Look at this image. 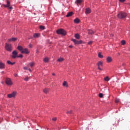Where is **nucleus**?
I'll return each mask as SVG.
<instances>
[{"label": "nucleus", "mask_w": 130, "mask_h": 130, "mask_svg": "<svg viewBox=\"0 0 130 130\" xmlns=\"http://www.w3.org/2000/svg\"><path fill=\"white\" fill-rule=\"evenodd\" d=\"M62 85L63 87H67V88L69 87V85H68L67 81H64Z\"/></svg>", "instance_id": "21"}, {"label": "nucleus", "mask_w": 130, "mask_h": 130, "mask_svg": "<svg viewBox=\"0 0 130 130\" xmlns=\"http://www.w3.org/2000/svg\"><path fill=\"white\" fill-rule=\"evenodd\" d=\"M6 83L8 86H12V85H13V82L10 78H6Z\"/></svg>", "instance_id": "6"}, {"label": "nucleus", "mask_w": 130, "mask_h": 130, "mask_svg": "<svg viewBox=\"0 0 130 130\" xmlns=\"http://www.w3.org/2000/svg\"><path fill=\"white\" fill-rule=\"evenodd\" d=\"M17 49H18V50H19V51H21V52H22V51H23V47H22V46H18L17 47Z\"/></svg>", "instance_id": "19"}, {"label": "nucleus", "mask_w": 130, "mask_h": 130, "mask_svg": "<svg viewBox=\"0 0 130 130\" xmlns=\"http://www.w3.org/2000/svg\"><path fill=\"white\" fill-rule=\"evenodd\" d=\"M104 80L105 81L108 82V81H109V80L110 79H109V77H108V76H107L104 78Z\"/></svg>", "instance_id": "28"}, {"label": "nucleus", "mask_w": 130, "mask_h": 130, "mask_svg": "<svg viewBox=\"0 0 130 130\" xmlns=\"http://www.w3.org/2000/svg\"><path fill=\"white\" fill-rule=\"evenodd\" d=\"M98 56L100 58H103V55L101 54V53H99Z\"/></svg>", "instance_id": "29"}, {"label": "nucleus", "mask_w": 130, "mask_h": 130, "mask_svg": "<svg viewBox=\"0 0 130 130\" xmlns=\"http://www.w3.org/2000/svg\"><path fill=\"white\" fill-rule=\"evenodd\" d=\"M96 64L98 66V70H100V71H102V69L100 67H103V63H102V61H99Z\"/></svg>", "instance_id": "9"}, {"label": "nucleus", "mask_w": 130, "mask_h": 130, "mask_svg": "<svg viewBox=\"0 0 130 130\" xmlns=\"http://www.w3.org/2000/svg\"><path fill=\"white\" fill-rule=\"evenodd\" d=\"M23 69H24V70H26V71H28V70L29 69V68H28V67H25L23 68Z\"/></svg>", "instance_id": "38"}, {"label": "nucleus", "mask_w": 130, "mask_h": 130, "mask_svg": "<svg viewBox=\"0 0 130 130\" xmlns=\"http://www.w3.org/2000/svg\"><path fill=\"white\" fill-rule=\"evenodd\" d=\"M118 18L119 19H124V18H125L126 17V13L124 12H120L118 15H117Z\"/></svg>", "instance_id": "2"}, {"label": "nucleus", "mask_w": 130, "mask_h": 130, "mask_svg": "<svg viewBox=\"0 0 130 130\" xmlns=\"http://www.w3.org/2000/svg\"><path fill=\"white\" fill-rule=\"evenodd\" d=\"M7 63H8V64H11V66H13V65L15 64V63H16V62H11V61L8 60Z\"/></svg>", "instance_id": "23"}, {"label": "nucleus", "mask_w": 130, "mask_h": 130, "mask_svg": "<svg viewBox=\"0 0 130 130\" xmlns=\"http://www.w3.org/2000/svg\"><path fill=\"white\" fill-rule=\"evenodd\" d=\"M75 38H76V39H80V35H79L78 34H76L75 35Z\"/></svg>", "instance_id": "25"}, {"label": "nucleus", "mask_w": 130, "mask_h": 130, "mask_svg": "<svg viewBox=\"0 0 130 130\" xmlns=\"http://www.w3.org/2000/svg\"><path fill=\"white\" fill-rule=\"evenodd\" d=\"M5 48L6 50H7V51H9L10 52H11L12 50V45L6 43Z\"/></svg>", "instance_id": "4"}, {"label": "nucleus", "mask_w": 130, "mask_h": 130, "mask_svg": "<svg viewBox=\"0 0 130 130\" xmlns=\"http://www.w3.org/2000/svg\"><path fill=\"white\" fill-rule=\"evenodd\" d=\"M73 46L72 45L69 46L70 48H73Z\"/></svg>", "instance_id": "42"}, {"label": "nucleus", "mask_w": 130, "mask_h": 130, "mask_svg": "<svg viewBox=\"0 0 130 130\" xmlns=\"http://www.w3.org/2000/svg\"><path fill=\"white\" fill-rule=\"evenodd\" d=\"M107 62H111L112 61V58L110 56H108L107 57Z\"/></svg>", "instance_id": "12"}, {"label": "nucleus", "mask_w": 130, "mask_h": 130, "mask_svg": "<svg viewBox=\"0 0 130 130\" xmlns=\"http://www.w3.org/2000/svg\"><path fill=\"white\" fill-rule=\"evenodd\" d=\"M99 97H100V98H103V93H100L99 94Z\"/></svg>", "instance_id": "34"}, {"label": "nucleus", "mask_w": 130, "mask_h": 130, "mask_svg": "<svg viewBox=\"0 0 130 130\" xmlns=\"http://www.w3.org/2000/svg\"><path fill=\"white\" fill-rule=\"evenodd\" d=\"M21 53H25V54H28V53H30V51H29V50L28 49V48H24L21 51Z\"/></svg>", "instance_id": "10"}, {"label": "nucleus", "mask_w": 130, "mask_h": 130, "mask_svg": "<svg viewBox=\"0 0 130 130\" xmlns=\"http://www.w3.org/2000/svg\"><path fill=\"white\" fill-rule=\"evenodd\" d=\"M67 114H69V113L72 114V113H73V111L72 110L67 111Z\"/></svg>", "instance_id": "33"}, {"label": "nucleus", "mask_w": 130, "mask_h": 130, "mask_svg": "<svg viewBox=\"0 0 130 130\" xmlns=\"http://www.w3.org/2000/svg\"><path fill=\"white\" fill-rule=\"evenodd\" d=\"M12 58H16V57H18V52L17 51L15 50L12 52Z\"/></svg>", "instance_id": "8"}, {"label": "nucleus", "mask_w": 130, "mask_h": 130, "mask_svg": "<svg viewBox=\"0 0 130 130\" xmlns=\"http://www.w3.org/2000/svg\"><path fill=\"white\" fill-rule=\"evenodd\" d=\"M92 43H93V42L92 41H90L88 42V45L92 44Z\"/></svg>", "instance_id": "37"}, {"label": "nucleus", "mask_w": 130, "mask_h": 130, "mask_svg": "<svg viewBox=\"0 0 130 130\" xmlns=\"http://www.w3.org/2000/svg\"><path fill=\"white\" fill-rule=\"evenodd\" d=\"M5 65L4 63L0 61V69H5Z\"/></svg>", "instance_id": "15"}, {"label": "nucleus", "mask_w": 130, "mask_h": 130, "mask_svg": "<svg viewBox=\"0 0 130 130\" xmlns=\"http://www.w3.org/2000/svg\"><path fill=\"white\" fill-rule=\"evenodd\" d=\"M72 40L75 44L79 45V44H82V43H83V41L82 40L78 41L75 39H73Z\"/></svg>", "instance_id": "7"}, {"label": "nucleus", "mask_w": 130, "mask_h": 130, "mask_svg": "<svg viewBox=\"0 0 130 130\" xmlns=\"http://www.w3.org/2000/svg\"><path fill=\"white\" fill-rule=\"evenodd\" d=\"M64 60V59L63 58H59L57 60V61L58 62H62V61H63Z\"/></svg>", "instance_id": "20"}, {"label": "nucleus", "mask_w": 130, "mask_h": 130, "mask_svg": "<svg viewBox=\"0 0 130 130\" xmlns=\"http://www.w3.org/2000/svg\"><path fill=\"white\" fill-rule=\"evenodd\" d=\"M29 64L31 68H33V67H34V64H35V63L34 62H32L29 63Z\"/></svg>", "instance_id": "27"}, {"label": "nucleus", "mask_w": 130, "mask_h": 130, "mask_svg": "<svg viewBox=\"0 0 130 130\" xmlns=\"http://www.w3.org/2000/svg\"><path fill=\"white\" fill-rule=\"evenodd\" d=\"M56 119H57L56 117H54L52 119V120H53V121H56Z\"/></svg>", "instance_id": "36"}, {"label": "nucleus", "mask_w": 130, "mask_h": 130, "mask_svg": "<svg viewBox=\"0 0 130 130\" xmlns=\"http://www.w3.org/2000/svg\"><path fill=\"white\" fill-rule=\"evenodd\" d=\"M120 3H124L125 2V0H119Z\"/></svg>", "instance_id": "39"}, {"label": "nucleus", "mask_w": 130, "mask_h": 130, "mask_svg": "<svg viewBox=\"0 0 130 130\" xmlns=\"http://www.w3.org/2000/svg\"><path fill=\"white\" fill-rule=\"evenodd\" d=\"M52 76H55V74H54V73H52Z\"/></svg>", "instance_id": "44"}, {"label": "nucleus", "mask_w": 130, "mask_h": 130, "mask_svg": "<svg viewBox=\"0 0 130 130\" xmlns=\"http://www.w3.org/2000/svg\"><path fill=\"white\" fill-rule=\"evenodd\" d=\"M16 95H17V92L16 91H13L12 93L10 94H8L7 95V97L8 98H15Z\"/></svg>", "instance_id": "5"}, {"label": "nucleus", "mask_w": 130, "mask_h": 130, "mask_svg": "<svg viewBox=\"0 0 130 130\" xmlns=\"http://www.w3.org/2000/svg\"><path fill=\"white\" fill-rule=\"evenodd\" d=\"M29 47H32V45H29Z\"/></svg>", "instance_id": "45"}, {"label": "nucleus", "mask_w": 130, "mask_h": 130, "mask_svg": "<svg viewBox=\"0 0 130 130\" xmlns=\"http://www.w3.org/2000/svg\"><path fill=\"white\" fill-rule=\"evenodd\" d=\"M121 43L122 45H124V44H125V41H124V40H122V41H121Z\"/></svg>", "instance_id": "32"}, {"label": "nucleus", "mask_w": 130, "mask_h": 130, "mask_svg": "<svg viewBox=\"0 0 130 130\" xmlns=\"http://www.w3.org/2000/svg\"><path fill=\"white\" fill-rule=\"evenodd\" d=\"M49 61V59H48V58L47 57H45L44 59V61L45 62H48V61Z\"/></svg>", "instance_id": "26"}, {"label": "nucleus", "mask_w": 130, "mask_h": 130, "mask_svg": "<svg viewBox=\"0 0 130 130\" xmlns=\"http://www.w3.org/2000/svg\"><path fill=\"white\" fill-rule=\"evenodd\" d=\"M14 77H18V74H14Z\"/></svg>", "instance_id": "41"}, {"label": "nucleus", "mask_w": 130, "mask_h": 130, "mask_svg": "<svg viewBox=\"0 0 130 130\" xmlns=\"http://www.w3.org/2000/svg\"><path fill=\"white\" fill-rule=\"evenodd\" d=\"M27 71H29L30 72H31V69H29V68H28V69Z\"/></svg>", "instance_id": "43"}, {"label": "nucleus", "mask_w": 130, "mask_h": 130, "mask_svg": "<svg viewBox=\"0 0 130 130\" xmlns=\"http://www.w3.org/2000/svg\"><path fill=\"white\" fill-rule=\"evenodd\" d=\"M40 29L41 30H44L45 29V27H44V26L41 25L40 26Z\"/></svg>", "instance_id": "30"}, {"label": "nucleus", "mask_w": 130, "mask_h": 130, "mask_svg": "<svg viewBox=\"0 0 130 130\" xmlns=\"http://www.w3.org/2000/svg\"><path fill=\"white\" fill-rule=\"evenodd\" d=\"M74 22L75 23V24H79V23H80V19L77 18L74 19Z\"/></svg>", "instance_id": "13"}, {"label": "nucleus", "mask_w": 130, "mask_h": 130, "mask_svg": "<svg viewBox=\"0 0 130 130\" xmlns=\"http://www.w3.org/2000/svg\"><path fill=\"white\" fill-rule=\"evenodd\" d=\"M95 32L92 31L91 29H88V34H90V35H93Z\"/></svg>", "instance_id": "16"}, {"label": "nucleus", "mask_w": 130, "mask_h": 130, "mask_svg": "<svg viewBox=\"0 0 130 130\" xmlns=\"http://www.w3.org/2000/svg\"><path fill=\"white\" fill-rule=\"evenodd\" d=\"M57 34H59L60 35H63V36H66L67 35V31L64 30L63 29H59L56 30Z\"/></svg>", "instance_id": "1"}, {"label": "nucleus", "mask_w": 130, "mask_h": 130, "mask_svg": "<svg viewBox=\"0 0 130 130\" xmlns=\"http://www.w3.org/2000/svg\"><path fill=\"white\" fill-rule=\"evenodd\" d=\"M39 36H40V34H35L34 35V37L35 38H38V37H39Z\"/></svg>", "instance_id": "22"}, {"label": "nucleus", "mask_w": 130, "mask_h": 130, "mask_svg": "<svg viewBox=\"0 0 130 130\" xmlns=\"http://www.w3.org/2000/svg\"><path fill=\"white\" fill-rule=\"evenodd\" d=\"M17 57H23V55L20 54Z\"/></svg>", "instance_id": "40"}, {"label": "nucleus", "mask_w": 130, "mask_h": 130, "mask_svg": "<svg viewBox=\"0 0 130 130\" xmlns=\"http://www.w3.org/2000/svg\"><path fill=\"white\" fill-rule=\"evenodd\" d=\"M119 54H120L119 53H118V55H119Z\"/></svg>", "instance_id": "47"}, {"label": "nucleus", "mask_w": 130, "mask_h": 130, "mask_svg": "<svg viewBox=\"0 0 130 130\" xmlns=\"http://www.w3.org/2000/svg\"><path fill=\"white\" fill-rule=\"evenodd\" d=\"M73 15H74V12H69L66 15V17H71V16H73Z\"/></svg>", "instance_id": "18"}, {"label": "nucleus", "mask_w": 130, "mask_h": 130, "mask_svg": "<svg viewBox=\"0 0 130 130\" xmlns=\"http://www.w3.org/2000/svg\"><path fill=\"white\" fill-rule=\"evenodd\" d=\"M91 13V9L90 8H86L85 9V14H90Z\"/></svg>", "instance_id": "14"}, {"label": "nucleus", "mask_w": 130, "mask_h": 130, "mask_svg": "<svg viewBox=\"0 0 130 130\" xmlns=\"http://www.w3.org/2000/svg\"><path fill=\"white\" fill-rule=\"evenodd\" d=\"M81 3H83V0H76V4L78 6H79V5H81Z\"/></svg>", "instance_id": "17"}, {"label": "nucleus", "mask_w": 130, "mask_h": 130, "mask_svg": "<svg viewBox=\"0 0 130 130\" xmlns=\"http://www.w3.org/2000/svg\"><path fill=\"white\" fill-rule=\"evenodd\" d=\"M3 7H4V8H8V10H13V7L11 6V2L9 1H7V5H4Z\"/></svg>", "instance_id": "3"}, {"label": "nucleus", "mask_w": 130, "mask_h": 130, "mask_svg": "<svg viewBox=\"0 0 130 130\" xmlns=\"http://www.w3.org/2000/svg\"><path fill=\"white\" fill-rule=\"evenodd\" d=\"M17 38H10L9 39H8V42H15V41H16L17 40Z\"/></svg>", "instance_id": "11"}, {"label": "nucleus", "mask_w": 130, "mask_h": 130, "mask_svg": "<svg viewBox=\"0 0 130 130\" xmlns=\"http://www.w3.org/2000/svg\"><path fill=\"white\" fill-rule=\"evenodd\" d=\"M30 78V77H26L24 79V81L26 82H27V81H29V79Z\"/></svg>", "instance_id": "31"}, {"label": "nucleus", "mask_w": 130, "mask_h": 130, "mask_svg": "<svg viewBox=\"0 0 130 130\" xmlns=\"http://www.w3.org/2000/svg\"><path fill=\"white\" fill-rule=\"evenodd\" d=\"M48 91H49V89L48 88H45L43 90V92L44 93H45V94H47V93H48Z\"/></svg>", "instance_id": "24"}, {"label": "nucleus", "mask_w": 130, "mask_h": 130, "mask_svg": "<svg viewBox=\"0 0 130 130\" xmlns=\"http://www.w3.org/2000/svg\"><path fill=\"white\" fill-rule=\"evenodd\" d=\"M115 102V103H118L119 102V99H116Z\"/></svg>", "instance_id": "35"}, {"label": "nucleus", "mask_w": 130, "mask_h": 130, "mask_svg": "<svg viewBox=\"0 0 130 130\" xmlns=\"http://www.w3.org/2000/svg\"><path fill=\"white\" fill-rule=\"evenodd\" d=\"M123 66H125V64H124V63H123Z\"/></svg>", "instance_id": "46"}]
</instances>
